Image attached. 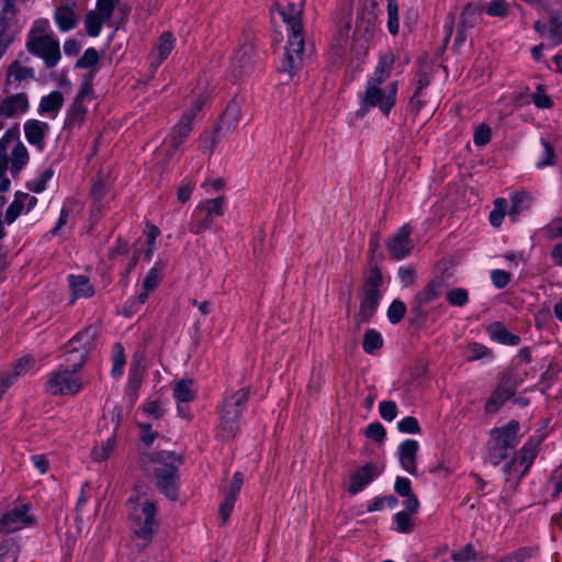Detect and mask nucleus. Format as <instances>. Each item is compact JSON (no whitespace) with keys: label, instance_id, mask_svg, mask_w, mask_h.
I'll return each mask as SVG.
<instances>
[{"label":"nucleus","instance_id":"1","mask_svg":"<svg viewBox=\"0 0 562 562\" xmlns=\"http://www.w3.org/2000/svg\"><path fill=\"white\" fill-rule=\"evenodd\" d=\"M303 11V0L299 3L289 2L285 7L280 8L279 13L288 27V42L284 47V58L279 66L281 72L288 74L290 77L295 76L302 68L304 34L301 14Z\"/></svg>","mask_w":562,"mask_h":562},{"label":"nucleus","instance_id":"2","mask_svg":"<svg viewBox=\"0 0 562 562\" xmlns=\"http://www.w3.org/2000/svg\"><path fill=\"white\" fill-rule=\"evenodd\" d=\"M182 458L171 451L142 452L139 465L148 475L156 477L158 490L169 499L178 497L179 465Z\"/></svg>","mask_w":562,"mask_h":562},{"label":"nucleus","instance_id":"3","mask_svg":"<svg viewBox=\"0 0 562 562\" xmlns=\"http://www.w3.org/2000/svg\"><path fill=\"white\" fill-rule=\"evenodd\" d=\"M27 53L43 60L47 69L58 65L61 59L59 41L54 36L47 19L35 20L25 38Z\"/></svg>","mask_w":562,"mask_h":562},{"label":"nucleus","instance_id":"4","mask_svg":"<svg viewBox=\"0 0 562 562\" xmlns=\"http://www.w3.org/2000/svg\"><path fill=\"white\" fill-rule=\"evenodd\" d=\"M156 504L139 493L127 499V516L134 537L145 548L153 539L158 527Z\"/></svg>","mask_w":562,"mask_h":562},{"label":"nucleus","instance_id":"5","mask_svg":"<svg viewBox=\"0 0 562 562\" xmlns=\"http://www.w3.org/2000/svg\"><path fill=\"white\" fill-rule=\"evenodd\" d=\"M249 400V390L239 389L225 396L218 409L217 437L223 440L234 438L240 428V418Z\"/></svg>","mask_w":562,"mask_h":562},{"label":"nucleus","instance_id":"6","mask_svg":"<svg viewBox=\"0 0 562 562\" xmlns=\"http://www.w3.org/2000/svg\"><path fill=\"white\" fill-rule=\"evenodd\" d=\"M519 423L512 419L502 427L493 428L490 431V439L487 441V459L493 465L501 464L504 460L509 458L512 452L519 443L518 438Z\"/></svg>","mask_w":562,"mask_h":562},{"label":"nucleus","instance_id":"7","mask_svg":"<svg viewBox=\"0 0 562 562\" xmlns=\"http://www.w3.org/2000/svg\"><path fill=\"white\" fill-rule=\"evenodd\" d=\"M382 82L368 80L363 93L360 95V109L357 111L358 117H363L371 108H379L384 115H389L396 103L397 81L389 85L386 91L381 89Z\"/></svg>","mask_w":562,"mask_h":562},{"label":"nucleus","instance_id":"8","mask_svg":"<svg viewBox=\"0 0 562 562\" xmlns=\"http://www.w3.org/2000/svg\"><path fill=\"white\" fill-rule=\"evenodd\" d=\"M226 206L227 200L223 195L199 202L192 212L189 224L190 233L200 235L210 229L215 220L224 215Z\"/></svg>","mask_w":562,"mask_h":562},{"label":"nucleus","instance_id":"9","mask_svg":"<svg viewBox=\"0 0 562 562\" xmlns=\"http://www.w3.org/2000/svg\"><path fill=\"white\" fill-rule=\"evenodd\" d=\"M81 378L69 368L59 366L47 378L45 390L53 396L75 395L82 390Z\"/></svg>","mask_w":562,"mask_h":562},{"label":"nucleus","instance_id":"10","mask_svg":"<svg viewBox=\"0 0 562 562\" xmlns=\"http://www.w3.org/2000/svg\"><path fill=\"white\" fill-rule=\"evenodd\" d=\"M443 280L434 278L427 282V284L418 291L412 303L411 314L413 315V322L425 321L429 315L428 304L441 296L443 292Z\"/></svg>","mask_w":562,"mask_h":562},{"label":"nucleus","instance_id":"11","mask_svg":"<svg viewBox=\"0 0 562 562\" xmlns=\"http://www.w3.org/2000/svg\"><path fill=\"white\" fill-rule=\"evenodd\" d=\"M35 522L30 504H20L13 508L0 513V533L10 535L30 527Z\"/></svg>","mask_w":562,"mask_h":562},{"label":"nucleus","instance_id":"12","mask_svg":"<svg viewBox=\"0 0 562 562\" xmlns=\"http://www.w3.org/2000/svg\"><path fill=\"white\" fill-rule=\"evenodd\" d=\"M120 0H97L95 9L87 12L85 29L90 37L100 35L103 24H109Z\"/></svg>","mask_w":562,"mask_h":562},{"label":"nucleus","instance_id":"13","mask_svg":"<svg viewBox=\"0 0 562 562\" xmlns=\"http://www.w3.org/2000/svg\"><path fill=\"white\" fill-rule=\"evenodd\" d=\"M240 111L241 108L238 101L232 100L227 104L225 111L214 126V132L210 144V153H213L222 136L227 135L237 127L240 121Z\"/></svg>","mask_w":562,"mask_h":562},{"label":"nucleus","instance_id":"14","mask_svg":"<svg viewBox=\"0 0 562 562\" xmlns=\"http://www.w3.org/2000/svg\"><path fill=\"white\" fill-rule=\"evenodd\" d=\"M91 78V74L85 77L80 85L79 91L68 110L67 120L70 124L81 123L85 120L88 112V103L94 99Z\"/></svg>","mask_w":562,"mask_h":562},{"label":"nucleus","instance_id":"15","mask_svg":"<svg viewBox=\"0 0 562 562\" xmlns=\"http://www.w3.org/2000/svg\"><path fill=\"white\" fill-rule=\"evenodd\" d=\"M30 110L29 95L25 92H18L0 99L1 121L16 119Z\"/></svg>","mask_w":562,"mask_h":562},{"label":"nucleus","instance_id":"16","mask_svg":"<svg viewBox=\"0 0 562 562\" xmlns=\"http://www.w3.org/2000/svg\"><path fill=\"white\" fill-rule=\"evenodd\" d=\"M411 226L408 224H404L389 239L386 247L393 259L402 260L412 252L414 249V241L411 238Z\"/></svg>","mask_w":562,"mask_h":562},{"label":"nucleus","instance_id":"17","mask_svg":"<svg viewBox=\"0 0 562 562\" xmlns=\"http://www.w3.org/2000/svg\"><path fill=\"white\" fill-rule=\"evenodd\" d=\"M53 19L58 30L63 33L76 29L80 19L77 3L67 1L57 5L54 10Z\"/></svg>","mask_w":562,"mask_h":562},{"label":"nucleus","instance_id":"18","mask_svg":"<svg viewBox=\"0 0 562 562\" xmlns=\"http://www.w3.org/2000/svg\"><path fill=\"white\" fill-rule=\"evenodd\" d=\"M380 474L381 471L379 470L378 465L373 462H369L357 469L350 475V483L347 487V491L351 495L358 494Z\"/></svg>","mask_w":562,"mask_h":562},{"label":"nucleus","instance_id":"19","mask_svg":"<svg viewBox=\"0 0 562 562\" xmlns=\"http://www.w3.org/2000/svg\"><path fill=\"white\" fill-rule=\"evenodd\" d=\"M23 131L26 142L38 151H43L46 145L45 139L49 132L48 123L30 119L25 121Z\"/></svg>","mask_w":562,"mask_h":562},{"label":"nucleus","instance_id":"20","mask_svg":"<svg viewBox=\"0 0 562 562\" xmlns=\"http://www.w3.org/2000/svg\"><path fill=\"white\" fill-rule=\"evenodd\" d=\"M176 37L171 32H164L157 44L149 53L148 59L151 68L157 69L171 54L175 48Z\"/></svg>","mask_w":562,"mask_h":562},{"label":"nucleus","instance_id":"21","mask_svg":"<svg viewBox=\"0 0 562 562\" xmlns=\"http://www.w3.org/2000/svg\"><path fill=\"white\" fill-rule=\"evenodd\" d=\"M419 445L417 440L406 439L397 448V457L401 467L411 475H417V452Z\"/></svg>","mask_w":562,"mask_h":562},{"label":"nucleus","instance_id":"22","mask_svg":"<svg viewBox=\"0 0 562 562\" xmlns=\"http://www.w3.org/2000/svg\"><path fill=\"white\" fill-rule=\"evenodd\" d=\"M381 296V292L361 291L359 312L355 315L358 326L368 323L373 317L379 307Z\"/></svg>","mask_w":562,"mask_h":562},{"label":"nucleus","instance_id":"23","mask_svg":"<svg viewBox=\"0 0 562 562\" xmlns=\"http://www.w3.org/2000/svg\"><path fill=\"white\" fill-rule=\"evenodd\" d=\"M256 50L252 44H243L234 54L232 66L239 75L248 74L255 64Z\"/></svg>","mask_w":562,"mask_h":562},{"label":"nucleus","instance_id":"24","mask_svg":"<svg viewBox=\"0 0 562 562\" xmlns=\"http://www.w3.org/2000/svg\"><path fill=\"white\" fill-rule=\"evenodd\" d=\"M162 270L164 266L158 267L157 265L149 269L143 280L142 291L136 297L138 304H144L148 300L149 293L158 288L162 280Z\"/></svg>","mask_w":562,"mask_h":562},{"label":"nucleus","instance_id":"25","mask_svg":"<svg viewBox=\"0 0 562 562\" xmlns=\"http://www.w3.org/2000/svg\"><path fill=\"white\" fill-rule=\"evenodd\" d=\"M486 330L490 338L498 344L507 346H517L520 344V337L510 333L501 322L490 324Z\"/></svg>","mask_w":562,"mask_h":562},{"label":"nucleus","instance_id":"26","mask_svg":"<svg viewBox=\"0 0 562 562\" xmlns=\"http://www.w3.org/2000/svg\"><path fill=\"white\" fill-rule=\"evenodd\" d=\"M193 123L190 122L189 116H181L179 122L172 127L169 134L170 148L177 150L189 137L192 131Z\"/></svg>","mask_w":562,"mask_h":562},{"label":"nucleus","instance_id":"27","mask_svg":"<svg viewBox=\"0 0 562 562\" xmlns=\"http://www.w3.org/2000/svg\"><path fill=\"white\" fill-rule=\"evenodd\" d=\"M524 376L516 369H509L499 375L498 387L510 398L515 395L517 389L522 384Z\"/></svg>","mask_w":562,"mask_h":562},{"label":"nucleus","instance_id":"28","mask_svg":"<svg viewBox=\"0 0 562 562\" xmlns=\"http://www.w3.org/2000/svg\"><path fill=\"white\" fill-rule=\"evenodd\" d=\"M95 339L97 329L89 326L77 333L66 345H69L70 347H77V349L81 350V353H90V351L94 348Z\"/></svg>","mask_w":562,"mask_h":562},{"label":"nucleus","instance_id":"29","mask_svg":"<svg viewBox=\"0 0 562 562\" xmlns=\"http://www.w3.org/2000/svg\"><path fill=\"white\" fill-rule=\"evenodd\" d=\"M64 105V95L60 91L54 90L49 94L41 98L38 113L55 117Z\"/></svg>","mask_w":562,"mask_h":562},{"label":"nucleus","instance_id":"30","mask_svg":"<svg viewBox=\"0 0 562 562\" xmlns=\"http://www.w3.org/2000/svg\"><path fill=\"white\" fill-rule=\"evenodd\" d=\"M483 7L479 2H469L460 14L459 25L462 30H469L479 24L482 20Z\"/></svg>","mask_w":562,"mask_h":562},{"label":"nucleus","instance_id":"31","mask_svg":"<svg viewBox=\"0 0 562 562\" xmlns=\"http://www.w3.org/2000/svg\"><path fill=\"white\" fill-rule=\"evenodd\" d=\"M35 78V71L32 67L24 66L20 59L13 60L5 74V87L11 83V79L18 82H22L25 80L34 79Z\"/></svg>","mask_w":562,"mask_h":562},{"label":"nucleus","instance_id":"32","mask_svg":"<svg viewBox=\"0 0 562 562\" xmlns=\"http://www.w3.org/2000/svg\"><path fill=\"white\" fill-rule=\"evenodd\" d=\"M548 40L552 46L562 44V10H552L549 13Z\"/></svg>","mask_w":562,"mask_h":562},{"label":"nucleus","instance_id":"33","mask_svg":"<svg viewBox=\"0 0 562 562\" xmlns=\"http://www.w3.org/2000/svg\"><path fill=\"white\" fill-rule=\"evenodd\" d=\"M64 350L65 363L63 366L65 368H69L77 374L85 366L89 353H81L80 349H77V347H70L69 345H65Z\"/></svg>","mask_w":562,"mask_h":562},{"label":"nucleus","instance_id":"34","mask_svg":"<svg viewBox=\"0 0 562 562\" xmlns=\"http://www.w3.org/2000/svg\"><path fill=\"white\" fill-rule=\"evenodd\" d=\"M29 151L26 147L18 142L10 156V171L13 176L18 175L29 162Z\"/></svg>","mask_w":562,"mask_h":562},{"label":"nucleus","instance_id":"35","mask_svg":"<svg viewBox=\"0 0 562 562\" xmlns=\"http://www.w3.org/2000/svg\"><path fill=\"white\" fill-rule=\"evenodd\" d=\"M69 285L71 288L74 299L91 297L94 294L92 284L85 276H70Z\"/></svg>","mask_w":562,"mask_h":562},{"label":"nucleus","instance_id":"36","mask_svg":"<svg viewBox=\"0 0 562 562\" xmlns=\"http://www.w3.org/2000/svg\"><path fill=\"white\" fill-rule=\"evenodd\" d=\"M537 456V445L532 441L526 442L514 457L519 461L521 474H527Z\"/></svg>","mask_w":562,"mask_h":562},{"label":"nucleus","instance_id":"37","mask_svg":"<svg viewBox=\"0 0 562 562\" xmlns=\"http://www.w3.org/2000/svg\"><path fill=\"white\" fill-rule=\"evenodd\" d=\"M172 395L178 403L192 402L196 395L193 389V381L188 379L178 381L173 386Z\"/></svg>","mask_w":562,"mask_h":562},{"label":"nucleus","instance_id":"38","mask_svg":"<svg viewBox=\"0 0 562 562\" xmlns=\"http://www.w3.org/2000/svg\"><path fill=\"white\" fill-rule=\"evenodd\" d=\"M395 61V56L393 53L389 52L386 54H383L374 70V77L370 80H374L378 82H384L391 75L393 65Z\"/></svg>","mask_w":562,"mask_h":562},{"label":"nucleus","instance_id":"39","mask_svg":"<svg viewBox=\"0 0 562 562\" xmlns=\"http://www.w3.org/2000/svg\"><path fill=\"white\" fill-rule=\"evenodd\" d=\"M383 346V338L375 329H368L363 335L362 348L363 351L373 355Z\"/></svg>","mask_w":562,"mask_h":562},{"label":"nucleus","instance_id":"40","mask_svg":"<svg viewBox=\"0 0 562 562\" xmlns=\"http://www.w3.org/2000/svg\"><path fill=\"white\" fill-rule=\"evenodd\" d=\"M53 176V168L47 167L38 175L37 178L27 181L26 188L34 193H42L46 189L47 183L52 180Z\"/></svg>","mask_w":562,"mask_h":562},{"label":"nucleus","instance_id":"41","mask_svg":"<svg viewBox=\"0 0 562 562\" xmlns=\"http://www.w3.org/2000/svg\"><path fill=\"white\" fill-rule=\"evenodd\" d=\"M508 400H510V397L496 387L485 402V413L495 414Z\"/></svg>","mask_w":562,"mask_h":562},{"label":"nucleus","instance_id":"42","mask_svg":"<svg viewBox=\"0 0 562 562\" xmlns=\"http://www.w3.org/2000/svg\"><path fill=\"white\" fill-rule=\"evenodd\" d=\"M382 284V273L379 267L372 266L369 270V274L366 277L361 291L367 292H380Z\"/></svg>","mask_w":562,"mask_h":562},{"label":"nucleus","instance_id":"43","mask_svg":"<svg viewBox=\"0 0 562 562\" xmlns=\"http://www.w3.org/2000/svg\"><path fill=\"white\" fill-rule=\"evenodd\" d=\"M387 7V30L392 35H397L400 31L398 3L397 0H386Z\"/></svg>","mask_w":562,"mask_h":562},{"label":"nucleus","instance_id":"44","mask_svg":"<svg viewBox=\"0 0 562 562\" xmlns=\"http://www.w3.org/2000/svg\"><path fill=\"white\" fill-rule=\"evenodd\" d=\"M540 144L543 147V153L540 159L537 161L536 167L542 169L544 167L555 165V150L550 142L546 138L540 139Z\"/></svg>","mask_w":562,"mask_h":562},{"label":"nucleus","instance_id":"45","mask_svg":"<svg viewBox=\"0 0 562 562\" xmlns=\"http://www.w3.org/2000/svg\"><path fill=\"white\" fill-rule=\"evenodd\" d=\"M504 473L506 475V481H513L514 486L516 487L520 480L526 475L521 474V467H519V461L516 457H513L509 462L504 465Z\"/></svg>","mask_w":562,"mask_h":562},{"label":"nucleus","instance_id":"46","mask_svg":"<svg viewBox=\"0 0 562 562\" xmlns=\"http://www.w3.org/2000/svg\"><path fill=\"white\" fill-rule=\"evenodd\" d=\"M398 504L397 498L394 495L376 496L367 506V512H378L383 509L385 506L389 508H395Z\"/></svg>","mask_w":562,"mask_h":562},{"label":"nucleus","instance_id":"47","mask_svg":"<svg viewBox=\"0 0 562 562\" xmlns=\"http://www.w3.org/2000/svg\"><path fill=\"white\" fill-rule=\"evenodd\" d=\"M530 206V196L526 192L516 193L512 198V207L509 215L515 221L519 213Z\"/></svg>","mask_w":562,"mask_h":562},{"label":"nucleus","instance_id":"48","mask_svg":"<svg viewBox=\"0 0 562 562\" xmlns=\"http://www.w3.org/2000/svg\"><path fill=\"white\" fill-rule=\"evenodd\" d=\"M406 311H407V308L403 301H401L398 299L393 300L387 308V312H386L389 322L391 324L400 323L403 319Z\"/></svg>","mask_w":562,"mask_h":562},{"label":"nucleus","instance_id":"49","mask_svg":"<svg viewBox=\"0 0 562 562\" xmlns=\"http://www.w3.org/2000/svg\"><path fill=\"white\" fill-rule=\"evenodd\" d=\"M507 201L503 198H498L494 202V209L491 211L488 220L493 227H499L505 216V210Z\"/></svg>","mask_w":562,"mask_h":562},{"label":"nucleus","instance_id":"50","mask_svg":"<svg viewBox=\"0 0 562 562\" xmlns=\"http://www.w3.org/2000/svg\"><path fill=\"white\" fill-rule=\"evenodd\" d=\"M451 559L454 562H473L479 560V553L471 543H468L460 550L453 551Z\"/></svg>","mask_w":562,"mask_h":562},{"label":"nucleus","instance_id":"51","mask_svg":"<svg viewBox=\"0 0 562 562\" xmlns=\"http://www.w3.org/2000/svg\"><path fill=\"white\" fill-rule=\"evenodd\" d=\"M490 16L505 19L509 14V4L506 0H492L485 8Z\"/></svg>","mask_w":562,"mask_h":562},{"label":"nucleus","instance_id":"52","mask_svg":"<svg viewBox=\"0 0 562 562\" xmlns=\"http://www.w3.org/2000/svg\"><path fill=\"white\" fill-rule=\"evenodd\" d=\"M446 300L452 306L462 307L469 302V293L463 288H453L447 292Z\"/></svg>","mask_w":562,"mask_h":562},{"label":"nucleus","instance_id":"53","mask_svg":"<svg viewBox=\"0 0 562 562\" xmlns=\"http://www.w3.org/2000/svg\"><path fill=\"white\" fill-rule=\"evenodd\" d=\"M468 352H469V355H468L469 361H476L480 359H492L493 358V351L490 348H487L486 346L479 344V342H473V344L469 345Z\"/></svg>","mask_w":562,"mask_h":562},{"label":"nucleus","instance_id":"54","mask_svg":"<svg viewBox=\"0 0 562 562\" xmlns=\"http://www.w3.org/2000/svg\"><path fill=\"white\" fill-rule=\"evenodd\" d=\"M24 206L22 199L19 196V191H16L12 203L5 210L4 221L12 224L20 216Z\"/></svg>","mask_w":562,"mask_h":562},{"label":"nucleus","instance_id":"55","mask_svg":"<svg viewBox=\"0 0 562 562\" xmlns=\"http://www.w3.org/2000/svg\"><path fill=\"white\" fill-rule=\"evenodd\" d=\"M100 60V56L95 48H87L82 56L76 61V68L87 69L95 66Z\"/></svg>","mask_w":562,"mask_h":562},{"label":"nucleus","instance_id":"56","mask_svg":"<svg viewBox=\"0 0 562 562\" xmlns=\"http://www.w3.org/2000/svg\"><path fill=\"white\" fill-rule=\"evenodd\" d=\"M9 18L0 15V53L4 55L14 37L8 25Z\"/></svg>","mask_w":562,"mask_h":562},{"label":"nucleus","instance_id":"57","mask_svg":"<svg viewBox=\"0 0 562 562\" xmlns=\"http://www.w3.org/2000/svg\"><path fill=\"white\" fill-rule=\"evenodd\" d=\"M395 530L401 533H408L413 530L414 524L408 512H398L394 515Z\"/></svg>","mask_w":562,"mask_h":562},{"label":"nucleus","instance_id":"58","mask_svg":"<svg viewBox=\"0 0 562 562\" xmlns=\"http://www.w3.org/2000/svg\"><path fill=\"white\" fill-rule=\"evenodd\" d=\"M492 130L490 125L482 123L480 124L473 134V143L475 146L484 147L491 142Z\"/></svg>","mask_w":562,"mask_h":562},{"label":"nucleus","instance_id":"59","mask_svg":"<svg viewBox=\"0 0 562 562\" xmlns=\"http://www.w3.org/2000/svg\"><path fill=\"white\" fill-rule=\"evenodd\" d=\"M533 104L539 109H550L552 101L547 94L546 88L542 85H538L536 91L531 95Z\"/></svg>","mask_w":562,"mask_h":562},{"label":"nucleus","instance_id":"60","mask_svg":"<svg viewBox=\"0 0 562 562\" xmlns=\"http://www.w3.org/2000/svg\"><path fill=\"white\" fill-rule=\"evenodd\" d=\"M379 412H380L381 417L385 422H392L397 416L398 409H397V405L395 402L382 401L379 404Z\"/></svg>","mask_w":562,"mask_h":562},{"label":"nucleus","instance_id":"61","mask_svg":"<svg viewBox=\"0 0 562 562\" xmlns=\"http://www.w3.org/2000/svg\"><path fill=\"white\" fill-rule=\"evenodd\" d=\"M114 448V439L109 438L101 447H95L92 450V458L94 461L101 462L106 460Z\"/></svg>","mask_w":562,"mask_h":562},{"label":"nucleus","instance_id":"62","mask_svg":"<svg viewBox=\"0 0 562 562\" xmlns=\"http://www.w3.org/2000/svg\"><path fill=\"white\" fill-rule=\"evenodd\" d=\"M397 429L403 434H419L420 427L418 420L413 416H407L397 423Z\"/></svg>","mask_w":562,"mask_h":562},{"label":"nucleus","instance_id":"63","mask_svg":"<svg viewBox=\"0 0 562 562\" xmlns=\"http://www.w3.org/2000/svg\"><path fill=\"white\" fill-rule=\"evenodd\" d=\"M236 501V496L225 493L224 502L220 505L218 508V514L223 524H226L228 521Z\"/></svg>","mask_w":562,"mask_h":562},{"label":"nucleus","instance_id":"64","mask_svg":"<svg viewBox=\"0 0 562 562\" xmlns=\"http://www.w3.org/2000/svg\"><path fill=\"white\" fill-rule=\"evenodd\" d=\"M544 233L549 239L562 238V216L551 220L546 225Z\"/></svg>","mask_w":562,"mask_h":562}]
</instances>
